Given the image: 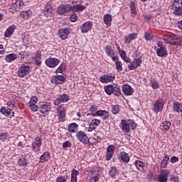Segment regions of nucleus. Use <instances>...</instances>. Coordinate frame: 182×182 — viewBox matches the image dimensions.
Here are the masks:
<instances>
[{
	"label": "nucleus",
	"mask_w": 182,
	"mask_h": 182,
	"mask_svg": "<svg viewBox=\"0 0 182 182\" xmlns=\"http://www.w3.org/2000/svg\"><path fill=\"white\" fill-rule=\"evenodd\" d=\"M18 163L19 166H28V161L24 158L18 159Z\"/></svg>",
	"instance_id": "48"
},
{
	"label": "nucleus",
	"mask_w": 182,
	"mask_h": 182,
	"mask_svg": "<svg viewBox=\"0 0 182 182\" xmlns=\"http://www.w3.org/2000/svg\"><path fill=\"white\" fill-rule=\"evenodd\" d=\"M94 144H97V143H100V141H102V137L96 136L94 137Z\"/></svg>",
	"instance_id": "60"
},
{
	"label": "nucleus",
	"mask_w": 182,
	"mask_h": 182,
	"mask_svg": "<svg viewBox=\"0 0 182 182\" xmlns=\"http://www.w3.org/2000/svg\"><path fill=\"white\" fill-rule=\"evenodd\" d=\"M49 159V152H44L40 157V163H46Z\"/></svg>",
	"instance_id": "30"
},
{
	"label": "nucleus",
	"mask_w": 182,
	"mask_h": 182,
	"mask_svg": "<svg viewBox=\"0 0 182 182\" xmlns=\"http://www.w3.org/2000/svg\"><path fill=\"white\" fill-rule=\"evenodd\" d=\"M105 52L109 58L114 56V50L110 46H107L105 47Z\"/></svg>",
	"instance_id": "33"
},
{
	"label": "nucleus",
	"mask_w": 182,
	"mask_h": 182,
	"mask_svg": "<svg viewBox=\"0 0 182 182\" xmlns=\"http://www.w3.org/2000/svg\"><path fill=\"white\" fill-rule=\"evenodd\" d=\"M129 8L131 9V14H137V11L136 10V5L134 4V1H132L129 4Z\"/></svg>",
	"instance_id": "42"
},
{
	"label": "nucleus",
	"mask_w": 182,
	"mask_h": 182,
	"mask_svg": "<svg viewBox=\"0 0 182 182\" xmlns=\"http://www.w3.org/2000/svg\"><path fill=\"white\" fill-rule=\"evenodd\" d=\"M122 91L127 96L133 95V92H134L133 87H132V86H130L129 84H124L122 85Z\"/></svg>",
	"instance_id": "17"
},
{
	"label": "nucleus",
	"mask_w": 182,
	"mask_h": 182,
	"mask_svg": "<svg viewBox=\"0 0 182 182\" xmlns=\"http://www.w3.org/2000/svg\"><path fill=\"white\" fill-rule=\"evenodd\" d=\"M8 139V134L6 133H0V140H6Z\"/></svg>",
	"instance_id": "55"
},
{
	"label": "nucleus",
	"mask_w": 182,
	"mask_h": 182,
	"mask_svg": "<svg viewBox=\"0 0 182 182\" xmlns=\"http://www.w3.org/2000/svg\"><path fill=\"white\" fill-rule=\"evenodd\" d=\"M50 109V105L46 102H43V104L40 105V107H38V110L40 113H42V114H46V113L49 112Z\"/></svg>",
	"instance_id": "19"
},
{
	"label": "nucleus",
	"mask_w": 182,
	"mask_h": 182,
	"mask_svg": "<svg viewBox=\"0 0 182 182\" xmlns=\"http://www.w3.org/2000/svg\"><path fill=\"white\" fill-rule=\"evenodd\" d=\"M56 182H66L65 176H58L56 179Z\"/></svg>",
	"instance_id": "61"
},
{
	"label": "nucleus",
	"mask_w": 182,
	"mask_h": 182,
	"mask_svg": "<svg viewBox=\"0 0 182 182\" xmlns=\"http://www.w3.org/2000/svg\"><path fill=\"white\" fill-rule=\"evenodd\" d=\"M90 173L92 175V176H98L99 173H100V171H99V169L97 170H90Z\"/></svg>",
	"instance_id": "59"
},
{
	"label": "nucleus",
	"mask_w": 182,
	"mask_h": 182,
	"mask_svg": "<svg viewBox=\"0 0 182 182\" xmlns=\"http://www.w3.org/2000/svg\"><path fill=\"white\" fill-rule=\"evenodd\" d=\"M97 116H100V117H102V119H107L109 117V112L105 110H99L97 112Z\"/></svg>",
	"instance_id": "32"
},
{
	"label": "nucleus",
	"mask_w": 182,
	"mask_h": 182,
	"mask_svg": "<svg viewBox=\"0 0 182 182\" xmlns=\"http://www.w3.org/2000/svg\"><path fill=\"white\" fill-rule=\"evenodd\" d=\"M1 113L6 116V117H14L15 116V112L12 111V109L8 107H2L0 109Z\"/></svg>",
	"instance_id": "11"
},
{
	"label": "nucleus",
	"mask_w": 182,
	"mask_h": 182,
	"mask_svg": "<svg viewBox=\"0 0 182 182\" xmlns=\"http://www.w3.org/2000/svg\"><path fill=\"white\" fill-rule=\"evenodd\" d=\"M114 86L112 85H106L105 87V90L107 95H112V93H113V89H114Z\"/></svg>",
	"instance_id": "39"
},
{
	"label": "nucleus",
	"mask_w": 182,
	"mask_h": 182,
	"mask_svg": "<svg viewBox=\"0 0 182 182\" xmlns=\"http://www.w3.org/2000/svg\"><path fill=\"white\" fill-rule=\"evenodd\" d=\"M58 117L60 122H65V119H66V113L65 112V110L58 112Z\"/></svg>",
	"instance_id": "37"
},
{
	"label": "nucleus",
	"mask_w": 182,
	"mask_h": 182,
	"mask_svg": "<svg viewBox=\"0 0 182 182\" xmlns=\"http://www.w3.org/2000/svg\"><path fill=\"white\" fill-rule=\"evenodd\" d=\"M79 175V171L76 169H73L71 171V180L70 182H77V176Z\"/></svg>",
	"instance_id": "26"
},
{
	"label": "nucleus",
	"mask_w": 182,
	"mask_h": 182,
	"mask_svg": "<svg viewBox=\"0 0 182 182\" xmlns=\"http://www.w3.org/2000/svg\"><path fill=\"white\" fill-rule=\"evenodd\" d=\"M163 107H164V100L159 98L154 104V112L159 113L163 110Z\"/></svg>",
	"instance_id": "5"
},
{
	"label": "nucleus",
	"mask_w": 182,
	"mask_h": 182,
	"mask_svg": "<svg viewBox=\"0 0 182 182\" xmlns=\"http://www.w3.org/2000/svg\"><path fill=\"white\" fill-rule=\"evenodd\" d=\"M116 150V146L114 145H109L107 148V154L105 155L106 160H111L112 157H113V154H114V151Z\"/></svg>",
	"instance_id": "14"
},
{
	"label": "nucleus",
	"mask_w": 182,
	"mask_h": 182,
	"mask_svg": "<svg viewBox=\"0 0 182 182\" xmlns=\"http://www.w3.org/2000/svg\"><path fill=\"white\" fill-rule=\"evenodd\" d=\"M41 137L38 136L34 139V141L32 143V147L33 149H39L41 147Z\"/></svg>",
	"instance_id": "29"
},
{
	"label": "nucleus",
	"mask_w": 182,
	"mask_h": 182,
	"mask_svg": "<svg viewBox=\"0 0 182 182\" xmlns=\"http://www.w3.org/2000/svg\"><path fill=\"white\" fill-rule=\"evenodd\" d=\"M115 78L116 77H114L113 75L108 74L102 75L100 77V80L102 83H109V82H113V80H114Z\"/></svg>",
	"instance_id": "13"
},
{
	"label": "nucleus",
	"mask_w": 182,
	"mask_h": 182,
	"mask_svg": "<svg viewBox=\"0 0 182 182\" xmlns=\"http://www.w3.org/2000/svg\"><path fill=\"white\" fill-rule=\"evenodd\" d=\"M72 144L69 141H66L63 144V149H66V147H70Z\"/></svg>",
	"instance_id": "58"
},
{
	"label": "nucleus",
	"mask_w": 182,
	"mask_h": 182,
	"mask_svg": "<svg viewBox=\"0 0 182 182\" xmlns=\"http://www.w3.org/2000/svg\"><path fill=\"white\" fill-rule=\"evenodd\" d=\"M70 33V31H69V28H61L59 30L58 32V36L62 39L63 41H65L68 38V36Z\"/></svg>",
	"instance_id": "16"
},
{
	"label": "nucleus",
	"mask_w": 182,
	"mask_h": 182,
	"mask_svg": "<svg viewBox=\"0 0 182 182\" xmlns=\"http://www.w3.org/2000/svg\"><path fill=\"white\" fill-rule=\"evenodd\" d=\"M31 71V63H24L21 65L19 67L17 76L18 77H25L27 75H29V72Z\"/></svg>",
	"instance_id": "2"
},
{
	"label": "nucleus",
	"mask_w": 182,
	"mask_h": 182,
	"mask_svg": "<svg viewBox=\"0 0 182 182\" xmlns=\"http://www.w3.org/2000/svg\"><path fill=\"white\" fill-rule=\"evenodd\" d=\"M112 93L114 95V96L119 97L120 95H122V90H120V87L115 85L114 86Z\"/></svg>",
	"instance_id": "40"
},
{
	"label": "nucleus",
	"mask_w": 182,
	"mask_h": 182,
	"mask_svg": "<svg viewBox=\"0 0 182 182\" xmlns=\"http://www.w3.org/2000/svg\"><path fill=\"white\" fill-rule=\"evenodd\" d=\"M100 123V121L99 119H92L90 126H92L93 129H96V127L99 126Z\"/></svg>",
	"instance_id": "49"
},
{
	"label": "nucleus",
	"mask_w": 182,
	"mask_h": 182,
	"mask_svg": "<svg viewBox=\"0 0 182 182\" xmlns=\"http://www.w3.org/2000/svg\"><path fill=\"white\" fill-rule=\"evenodd\" d=\"M119 110H120V107L119 105H113L112 107V113H113V114H117Z\"/></svg>",
	"instance_id": "47"
},
{
	"label": "nucleus",
	"mask_w": 182,
	"mask_h": 182,
	"mask_svg": "<svg viewBox=\"0 0 182 182\" xmlns=\"http://www.w3.org/2000/svg\"><path fill=\"white\" fill-rule=\"evenodd\" d=\"M92 22L87 21L84 23L81 27V32L82 33H87V32L90 30L92 29Z\"/></svg>",
	"instance_id": "21"
},
{
	"label": "nucleus",
	"mask_w": 182,
	"mask_h": 182,
	"mask_svg": "<svg viewBox=\"0 0 182 182\" xmlns=\"http://www.w3.org/2000/svg\"><path fill=\"white\" fill-rule=\"evenodd\" d=\"M66 69V64L62 63L59 68L57 69L56 73H63V70Z\"/></svg>",
	"instance_id": "46"
},
{
	"label": "nucleus",
	"mask_w": 182,
	"mask_h": 182,
	"mask_svg": "<svg viewBox=\"0 0 182 182\" xmlns=\"http://www.w3.org/2000/svg\"><path fill=\"white\" fill-rule=\"evenodd\" d=\"M121 159L124 163H129L130 161V158L129 157V154L126 152L121 153Z\"/></svg>",
	"instance_id": "38"
},
{
	"label": "nucleus",
	"mask_w": 182,
	"mask_h": 182,
	"mask_svg": "<svg viewBox=\"0 0 182 182\" xmlns=\"http://www.w3.org/2000/svg\"><path fill=\"white\" fill-rule=\"evenodd\" d=\"M151 86L152 89H159L160 87L159 82L156 80H151Z\"/></svg>",
	"instance_id": "41"
},
{
	"label": "nucleus",
	"mask_w": 182,
	"mask_h": 182,
	"mask_svg": "<svg viewBox=\"0 0 182 182\" xmlns=\"http://www.w3.org/2000/svg\"><path fill=\"white\" fill-rule=\"evenodd\" d=\"M135 166L136 168L139 170V171H144V164L141 161H136Z\"/></svg>",
	"instance_id": "36"
},
{
	"label": "nucleus",
	"mask_w": 182,
	"mask_h": 182,
	"mask_svg": "<svg viewBox=\"0 0 182 182\" xmlns=\"http://www.w3.org/2000/svg\"><path fill=\"white\" fill-rule=\"evenodd\" d=\"M164 41H165V42H168V43H170V45H173V46H180L182 45V40L181 38H173L168 36H164Z\"/></svg>",
	"instance_id": "4"
},
{
	"label": "nucleus",
	"mask_w": 182,
	"mask_h": 182,
	"mask_svg": "<svg viewBox=\"0 0 182 182\" xmlns=\"http://www.w3.org/2000/svg\"><path fill=\"white\" fill-rule=\"evenodd\" d=\"M146 41H151L153 39V34L149 32H146L144 35Z\"/></svg>",
	"instance_id": "53"
},
{
	"label": "nucleus",
	"mask_w": 182,
	"mask_h": 182,
	"mask_svg": "<svg viewBox=\"0 0 182 182\" xmlns=\"http://www.w3.org/2000/svg\"><path fill=\"white\" fill-rule=\"evenodd\" d=\"M173 110L175 112H178V113H180L182 112V105L177 101L173 102Z\"/></svg>",
	"instance_id": "28"
},
{
	"label": "nucleus",
	"mask_w": 182,
	"mask_h": 182,
	"mask_svg": "<svg viewBox=\"0 0 182 182\" xmlns=\"http://www.w3.org/2000/svg\"><path fill=\"white\" fill-rule=\"evenodd\" d=\"M59 62L60 60L58 58H50L46 60V65H47L48 68H56V66L59 65Z\"/></svg>",
	"instance_id": "12"
},
{
	"label": "nucleus",
	"mask_w": 182,
	"mask_h": 182,
	"mask_svg": "<svg viewBox=\"0 0 182 182\" xmlns=\"http://www.w3.org/2000/svg\"><path fill=\"white\" fill-rule=\"evenodd\" d=\"M16 58H18L16 54L11 53L6 55L5 60H6V62L11 63V62H14V60H15Z\"/></svg>",
	"instance_id": "34"
},
{
	"label": "nucleus",
	"mask_w": 182,
	"mask_h": 182,
	"mask_svg": "<svg viewBox=\"0 0 182 182\" xmlns=\"http://www.w3.org/2000/svg\"><path fill=\"white\" fill-rule=\"evenodd\" d=\"M33 59H34L36 65H37V66H39L41 65L42 61H41V60L42 59V54H41V51L38 50L36 52V55L33 57Z\"/></svg>",
	"instance_id": "22"
},
{
	"label": "nucleus",
	"mask_w": 182,
	"mask_h": 182,
	"mask_svg": "<svg viewBox=\"0 0 182 182\" xmlns=\"http://www.w3.org/2000/svg\"><path fill=\"white\" fill-rule=\"evenodd\" d=\"M159 48L156 50V55L159 56V58H164L167 56V51H166V48L163 46V43L159 42L157 43Z\"/></svg>",
	"instance_id": "10"
},
{
	"label": "nucleus",
	"mask_w": 182,
	"mask_h": 182,
	"mask_svg": "<svg viewBox=\"0 0 182 182\" xmlns=\"http://www.w3.org/2000/svg\"><path fill=\"white\" fill-rule=\"evenodd\" d=\"M11 9H14V11H16V12H19V8L16 6V3H13L11 6Z\"/></svg>",
	"instance_id": "57"
},
{
	"label": "nucleus",
	"mask_w": 182,
	"mask_h": 182,
	"mask_svg": "<svg viewBox=\"0 0 182 182\" xmlns=\"http://www.w3.org/2000/svg\"><path fill=\"white\" fill-rule=\"evenodd\" d=\"M76 136L77 139H78V140L81 141L82 144H89V138L84 132L79 131L78 132H77Z\"/></svg>",
	"instance_id": "6"
},
{
	"label": "nucleus",
	"mask_w": 182,
	"mask_h": 182,
	"mask_svg": "<svg viewBox=\"0 0 182 182\" xmlns=\"http://www.w3.org/2000/svg\"><path fill=\"white\" fill-rule=\"evenodd\" d=\"M36 103H38V97L33 96L31 98L28 106H33V105H36Z\"/></svg>",
	"instance_id": "43"
},
{
	"label": "nucleus",
	"mask_w": 182,
	"mask_h": 182,
	"mask_svg": "<svg viewBox=\"0 0 182 182\" xmlns=\"http://www.w3.org/2000/svg\"><path fill=\"white\" fill-rule=\"evenodd\" d=\"M66 80V77L63 75H57L51 79V83H54L55 85H60L63 83Z\"/></svg>",
	"instance_id": "18"
},
{
	"label": "nucleus",
	"mask_w": 182,
	"mask_h": 182,
	"mask_svg": "<svg viewBox=\"0 0 182 182\" xmlns=\"http://www.w3.org/2000/svg\"><path fill=\"white\" fill-rule=\"evenodd\" d=\"M18 8H19V11L22 9V6H23V0H16L15 2Z\"/></svg>",
	"instance_id": "51"
},
{
	"label": "nucleus",
	"mask_w": 182,
	"mask_h": 182,
	"mask_svg": "<svg viewBox=\"0 0 182 182\" xmlns=\"http://www.w3.org/2000/svg\"><path fill=\"white\" fill-rule=\"evenodd\" d=\"M178 161V157L177 156H172L171 158V163H177Z\"/></svg>",
	"instance_id": "63"
},
{
	"label": "nucleus",
	"mask_w": 182,
	"mask_h": 182,
	"mask_svg": "<svg viewBox=\"0 0 182 182\" xmlns=\"http://www.w3.org/2000/svg\"><path fill=\"white\" fill-rule=\"evenodd\" d=\"M171 10L173 15L181 16L182 15V0H173L171 4Z\"/></svg>",
	"instance_id": "3"
},
{
	"label": "nucleus",
	"mask_w": 182,
	"mask_h": 182,
	"mask_svg": "<svg viewBox=\"0 0 182 182\" xmlns=\"http://www.w3.org/2000/svg\"><path fill=\"white\" fill-rule=\"evenodd\" d=\"M86 6H82L80 4H75L73 6V12H79V11H85Z\"/></svg>",
	"instance_id": "31"
},
{
	"label": "nucleus",
	"mask_w": 182,
	"mask_h": 182,
	"mask_svg": "<svg viewBox=\"0 0 182 182\" xmlns=\"http://www.w3.org/2000/svg\"><path fill=\"white\" fill-rule=\"evenodd\" d=\"M170 127H171V122L170 121H164L160 125L161 130L165 133L170 130Z\"/></svg>",
	"instance_id": "20"
},
{
	"label": "nucleus",
	"mask_w": 182,
	"mask_h": 182,
	"mask_svg": "<svg viewBox=\"0 0 182 182\" xmlns=\"http://www.w3.org/2000/svg\"><path fill=\"white\" fill-rule=\"evenodd\" d=\"M117 168L113 166V167H111V169L109 171V176L111 177H114V176H117Z\"/></svg>",
	"instance_id": "45"
},
{
	"label": "nucleus",
	"mask_w": 182,
	"mask_h": 182,
	"mask_svg": "<svg viewBox=\"0 0 182 182\" xmlns=\"http://www.w3.org/2000/svg\"><path fill=\"white\" fill-rule=\"evenodd\" d=\"M168 174H170V171L168 170H161L160 174L158 176V181L167 182L168 180Z\"/></svg>",
	"instance_id": "7"
},
{
	"label": "nucleus",
	"mask_w": 182,
	"mask_h": 182,
	"mask_svg": "<svg viewBox=\"0 0 182 182\" xmlns=\"http://www.w3.org/2000/svg\"><path fill=\"white\" fill-rule=\"evenodd\" d=\"M57 14H58V15H63V14H66V11L65 10V7L63 5L60 6L57 9Z\"/></svg>",
	"instance_id": "44"
},
{
	"label": "nucleus",
	"mask_w": 182,
	"mask_h": 182,
	"mask_svg": "<svg viewBox=\"0 0 182 182\" xmlns=\"http://www.w3.org/2000/svg\"><path fill=\"white\" fill-rule=\"evenodd\" d=\"M64 6V9L65 12H70L72 11L73 12V6H70V4L63 5Z\"/></svg>",
	"instance_id": "52"
},
{
	"label": "nucleus",
	"mask_w": 182,
	"mask_h": 182,
	"mask_svg": "<svg viewBox=\"0 0 182 182\" xmlns=\"http://www.w3.org/2000/svg\"><path fill=\"white\" fill-rule=\"evenodd\" d=\"M104 23L107 25V26H110L112 25V15L107 14L104 15Z\"/></svg>",
	"instance_id": "24"
},
{
	"label": "nucleus",
	"mask_w": 182,
	"mask_h": 182,
	"mask_svg": "<svg viewBox=\"0 0 182 182\" xmlns=\"http://www.w3.org/2000/svg\"><path fill=\"white\" fill-rule=\"evenodd\" d=\"M29 107H31V109L32 110V112H38V110H39V107H38V105H36L35 104L33 105H28Z\"/></svg>",
	"instance_id": "54"
},
{
	"label": "nucleus",
	"mask_w": 182,
	"mask_h": 182,
	"mask_svg": "<svg viewBox=\"0 0 182 182\" xmlns=\"http://www.w3.org/2000/svg\"><path fill=\"white\" fill-rule=\"evenodd\" d=\"M115 66L118 72H122V70H123V64H122L120 61H117V63H115Z\"/></svg>",
	"instance_id": "50"
},
{
	"label": "nucleus",
	"mask_w": 182,
	"mask_h": 182,
	"mask_svg": "<svg viewBox=\"0 0 182 182\" xmlns=\"http://www.w3.org/2000/svg\"><path fill=\"white\" fill-rule=\"evenodd\" d=\"M97 181H99V178L97 176L92 177L90 179V182H97Z\"/></svg>",
	"instance_id": "64"
},
{
	"label": "nucleus",
	"mask_w": 182,
	"mask_h": 182,
	"mask_svg": "<svg viewBox=\"0 0 182 182\" xmlns=\"http://www.w3.org/2000/svg\"><path fill=\"white\" fill-rule=\"evenodd\" d=\"M120 127L124 133H130V129L134 130L137 124L133 119H122L120 122Z\"/></svg>",
	"instance_id": "1"
},
{
	"label": "nucleus",
	"mask_w": 182,
	"mask_h": 182,
	"mask_svg": "<svg viewBox=\"0 0 182 182\" xmlns=\"http://www.w3.org/2000/svg\"><path fill=\"white\" fill-rule=\"evenodd\" d=\"M43 14L47 18H49L50 16H52L53 15L52 4H50V3H48L47 4H46L43 10Z\"/></svg>",
	"instance_id": "15"
},
{
	"label": "nucleus",
	"mask_w": 182,
	"mask_h": 182,
	"mask_svg": "<svg viewBox=\"0 0 182 182\" xmlns=\"http://www.w3.org/2000/svg\"><path fill=\"white\" fill-rule=\"evenodd\" d=\"M170 160V158L167 154L165 155L164 158L161 162V168H167V166L168 165V161Z\"/></svg>",
	"instance_id": "25"
},
{
	"label": "nucleus",
	"mask_w": 182,
	"mask_h": 182,
	"mask_svg": "<svg viewBox=\"0 0 182 182\" xmlns=\"http://www.w3.org/2000/svg\"><path fill=\"white\" fill-rule=\"evenodd\" d=\"M70 19L71 22H76V21H77V14H73L70 17Z\"/></svg>",
	"instance_id": "56"
},
{
	"label": "nucleus",
	"mask_w": 182,
	"mask_h": 182,
	"mask_svg": "<svg viewBox=\"0 0 182 182\" xmlns=\"http://www.w3.org/2000/svg\"><path fill=\"white\" fill-rule=\"evenodd\" d=\"M142 62H143V60H141V58H135L128 65L129 70H134V69H137V68H139L141 65Z\"/></svg>",
	"instance_id": "9"
},
{
	"label": "nucleus",
	"mask_w": 182,
	"mask_h": 182,
	"mask_svg": "<svg viewBox=\"0 0 182 182\" xmlns=\"http://www.w3.org/2000/svg\"><path fill=\"white\" fill-rule=\"evenodd\" d=\"M70 97L68 94L60 95L54 102L55 106H59L60 103H66L69 102Z\"/></svg>",
	"instance_id": "8"
},
{
	"label": "nucleus",
	"mask_w": 182,
	"mask_h": 182,
	"mask_svg": "<svg viewBox=\"0 0 182 182\" xmlns=\"http://www.w3.org/2000/svg\"><path fill=\"white\" fill-rule=\"evenodd\" d=\"M25 56H26V53L25 51L21 52L18 54V58H20V59H25Z\"/></svg>",
	"instance_id": "62"
},
{
	"label": "nucleus",
	"mask_w": 182,
	"mask_h": 182,
	"mask_svg": "<svg viewBox=\"0 0 182 182\" xmlns=\"http://www.w3.org/2000/svg\"><path fill=\"white\" fill-rule=\"evenodd\" d=\"M78 125L76 123H72L68 126V132L70 133H76L77 130Z\"/></svg>",
	"instance_id": "35"
},
{
	"label": "nucleus",
	"mask_w": 182,
	"mask_h": 182,
	"mask_svg": "<svg viewBox=\"0 0 182 182\" xmlns=\"http://www.w3.org/2000/svg\"><path fill=\"white\" fill-rule=\"evenodd\" d=\"M136 36H137V33H132L129 34L127 36H124L125 43H130L132 41H134V39H136Z\"/></svg>",
	"instance_id": "27"
},
{
	"label": "nucleus",
	"mask_w": 182,
	"mask_h": 182,
	"mask_svg": "<svg viewBox=\"0 0 182 182\" xmlns=\"http://www.w3.org/2000/svg\"><path fill=\"white\" fill-rule=\"evenodd\" d=\"M16 28V26L15 25H11V26H9L6 31L4 36L6 38H9L10 36H12V33L15 32Z\"/></svg>",
	"instance_id": "23"
}]
</instances>
